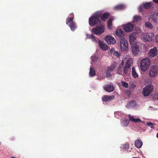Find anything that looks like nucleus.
<instances>
[{
  "label": "nucleus",
  "mask_w": 158,
  "mask_h": 158,
  "mask_svg": "<svg viewBox=\"0 0 158 158\" xmlns=\"http://www.w3.org/2000/svg\"><path fill=\"white\" fill-rule=\"evenodd\" d=\"M154 86L151 84L146 85L143 88L142 94L145 97L149 96L154 91Z\"/></svg>",
  "instance_id": "1"
},
{
  "label": "nucleus",
  "mask_w": 158,
  "mask_h": 158,
  "mask_svg": "<svg viewBox=\"0 0 158 158\" xmlns=\"http://www.w3.org/2000/svg\"><path fill=\"white\" fill-rule=\"evenodd\" d=\"M150 61L148 58L142 60L140 62V69L143 71H146L149 68Z\"/></svg>",
  "instance_id": "2"
},
{
  "label": "nucleus",
  "mask_w": 158,
  "mask_h": 158,
  "mask_svg": "<svg viewBox=\"0 0 158 158\" xmlns=\"http://www.w3.org/2000/svg\"><path fill=\"white\" fill-rule=\"evenodd\" d=\"M71 16L67 18L66 20V23L70 28L72 31H74L76 28L77 26L76 23L73 21L74 15L72 13L69 14Z\"/></svg>",
  "instance_id": "3"
},
{
  "label": "nucleus",
  "mask_w": 158,
  "mask_h": 158,
  "mask_svg": "<svg viewBox=\"0 0 158 158\" xmlns=\"http://www.w3.org/2000/svg\"><path fill=\"white\" fill-rule=\"evenodd\" d=\"M105 28L103 25H101L94 28L92 30L93 33L97 35L102 34L104 31Z\"/></svg>",
  "instance_id": "4"
},
{
  "label": "nucleus",
  "mask_w": 158,
  "mask_h": 158,
  "mask_svg": "<svg viewBox=\"0 0 158 158\" xmlns=\"http://www.w3.org/2000/svg\"><path fill=\"white\" fill-rule=\"evenodd\" d=\"M89 23L91 26H95L101 24V21L98 18L92 16L89 19Z\"/></svg>",
  "instance_id": "5"
},
{
  "label": "nucleus",
  "mask_w": 158,
  "mask_h": 158,
  "mask_svg": "<svg viewBox=\"0 0 158 158\" xmlns=\"http://www.w3.org/2000/svg\"><path fill=\"white\" fill-rule=\"evenodd\" d=\"M158 74V67L154 65L151 67L149 73L150 77H156Z\"/></svg>",
  "instance_id": "6"
},
{
  "label": "nucleus",
  "mask_w": 158,
  "mask_h": 158,
  "mask_svg": "<svg viewBox=\"0 0 158 158\" xmlns=\"http://www.w3.org/2000/svg\"><path fill=\"white\" fill-rule=\"evenodd\" d=\"M152 36L153 35L152 34H144L142 35V38L145 42H150L152 40Z\"/></svg>",
  "instance_id": "7"
},
{
  "label": "nucleus",
  "mask_w": 158,
  "mask_h": 158,
  "mask_svg": "<svg viewBox=\"0 0 158 158\" xmlns=\"http://www.w3.org/2000/svg\"><path fill=\"white\" fill-rule=\"evenodd\" d=\"M120 42L121 49L123 51L127 50L128 48L127 41L124 38H123L121 39Z\"/></svg>",
  "instance_id": "8"
},
{
  "label": "nucleus",
  "mask_w": 158,
  "mask_h": 158,
  "mask_svg": "<svg viewBox=\"0 0 158 158\" xmlns=\"http://www.w3.org/2000/svg\"><path fill=\"white\" fill-rule=\"evenodd\" d=\"M106 42L108 44H113L116 43V40L114 37L110 35H107L104 39Z\"/></svg>",
  "instance_id": "9"
},
{
  "label": "nucleus",
  "mask_w": 158,
  "mask_h": 158,
  "mask_svg": "<svg viewBox=\"0 0 158 158\" xmlns=\"http://www.w3.org/2000/svg\"><path fill=\"white\" fill-rule=\"evenodd\" d=\"M157 49L156 47H154L149 50L148 53L149 56L151 57H154L157 55Z\"/></svg>",
  "instance_id": "10"
},
{
  "label": "nucleus",
  "mask_w": 158,
  "mask_h": 158,
  "mask_svg": "<svg viewBox=\"0 0 158 158\" xmlns=\"http://www.w3.org/2000/svg\"><path fill=\"white\" fill-rule=\"evenodd\" d=\"M134 27L133 24L128 23L124 26L123 28L124 31L127 32H131Z\"/></svg>",
  "instance_id": "11"
},
{
  "label": "nucleus",
  "mask_w": 158,
  "mask_h": 158,
  "mask_svg": "<svg viewBox=\"0 0 158 158\" xmlns=\"http://www.w3.org/2000/svg\"><path fill=\"white\" fill-rule=\"evenodd\" d=\"M114 96L113 95L111 96L105 95L102 98V101L105 102H110L114 98Z\"/></svg>",
  "instance_id": "12"
},
{
  "label": "nucleus",
  "mask_w": 158,
  "mask_h": 158,
  "mask_svg": "<svg viewBox=\"0 0 158 158\" xmlns=\"http://www.w3.org/2000/svg\"><path fill=\"white\" fill-rule=\"evenodd\" d=\"M132 51L134 55H136L139 52V47L136 44H134L132 47Z\"/></svg>",
  "instance_id": "13"
},
{
  "label": "nucleus",
  "mask_w": 158,
  "mask_h": 158,
  "mask_svg": "<svg viewBox=\"0 0 158 158\" xmlns=\"http://www.w3.org/2000/svg\"><path fill=\"white\" fill-rule=\"evenodd\" d=\"M104 89L108 92H111L113 91L114 87L113 85L107 84L104 87Z\"/></svg>",
  "instance_id": "14"
},
{
  "label": "nucleus",
  "mask_w": 158,
  "mask_h": 158,
  "mask_svg": "<svg viewBox=\"0 0 158 158\" xmlns=\"http://www.w3.org/2000/svg\"><path fill=\"white\" fill-rule=\"evenodd\" d=\"M131 72V69L127 67V66H124L123 68V76H124L125 75L126 76H129Z\"/></svg>",
  "instance_id": "15"
},
{
  "label": "nucleus",
  "mask_w": 158,
  "mask_h": 158,
  "mask_svg": "<svg viewBox=\"0 0 158 158\" xmlns=\"http://www.w3.org/2000/svg\"><path fill=\"white\" fill-rule=\"evenodd\" d=\"M136 33H132L129 36V41L131 44H133L135 40L136 39Z\"/></svg>",
  "instance_id": "16"
},
{
  "label": "nucleus",
  "mask_w": 158,
  "mask_h": 158,
  "mask_svg": "<svg viewBox=\"0 0 158 158\" xmlns=\"http://www.w3.org/2000/svg\"><path fill=\"white\" fill-rule=\"evenodd\" d=\"M98 44H99L100 48L103 50H106L108 48V47L106 44L103 43L102 41L100 40L98 41Z\"/></svg>",
  "instance_id": "17"
},
{
  "label": "nucleus",
  "mask_w": 158,
  "mask_h": 158,
  "mask_svg": "<svg viewBox=\"0 0 158 158\" xmlns=\"http://www.w3.org/2000/svg\"><path fill=\"white\" fill-rule=\"evenodd\" d=\"M116 35L122 39L123 38L124 36V32L122 30L119 29L117 30L116 32Z\"/></svg>",
  "instance_id": "18"
},
{
  "label": "nucleus",
  "mask_w": 158,
  "mask_h": 158,
  "mask_svg": "<svg viewBox=\"0 0 158 158\" xmlns=\"http://www.w3.org/2000/svg\"><path fill=\"white\" fill-rule=\"evenodd\" d=\"M136 105V103L135 101L134 100H131L127 102L126 107L127 108H130L134 107Z\"/></svg>",
  "instance_id": "19"
},
{
  "label": "nucleus",
  "mask_w": 158,
  "mask_h": 158,
  "mask_svg": "<svg viewBox=\"0 0 158 158\" xmlns=\"http://www.w3.org/2000/svg\"><path fill=\"white\" fill-rule=\"evenodd\" d=\"M152 19L156 22H158V9L156 10L152 15Z\"/></svg>",
  "instance_id": "20"
},
{
  "label": "nucleus",
  "mask_w": 158,
  "mask_h": 158,
  "mask_svg": "<svg viewBox=\"0 0 158 158\" xmlns=\"http://www.w3.org/2000/svg\"><path fill=\"white\" fill-rule=\"evenodd\" d=\"M142 145L143 142L140 139H137L135 142V145L137 148H140L142 147Z\"/></svg>",
  "instance_id": "21"
},
{
  "label": "nucleus",
  "mask_w": 158,
  "mask_h": 158,
  "mask_svg": "<svg viewBox=\"0 0 158 158\" xmlns=\"http://www.w3.org/2000/svg\"><path fill=\"white\" fill-rule=\"evenodd\" d=\"M110 15V14L108 12L104 13L102 15V14L101 17V20L102 21L105 22Z\"/></svg>",
  "instance_id": "22"
},
{
  "label": "nucleus",
  "mask_w": 158,
  "mask_h": 158,
  "mask_svg": "<svg viewBox=\"0 0 158 158\" xmlns=\"http://www.w3.org/2000/svg\"><path fill=\"white\" fill-rule=\"evenodd\" d=\"M153 4V3L152 2H150L146 3H143L142 4V6L144 9H148L151 8Z\"/></svg>",
  "instance_id": "23"
},
{
  "label": "nucleus",
  "mask_w": 158,
  "mask_h": 158,
  "mask_svg": "<svg viewBox=\"0 0 158 158\" xmlns=\"http://www.w3.org/2000/svg\"><path fill=\"white\" fill-rule=\"evenodd\" d=\"M133 64V59H129L126 60L125 66H127V67L130 68Z\"/></svg>",
  "instance_id": "24"
},
{
  "label": "nucleus",
  "mask_w": 158,
  "mask_h": 158,
  "mask_svg": "<svg viewBox=\"0 0 158 158\" xmlns=\"http://www.w3.org/2000/svg\"><path fill=\"white\" fill-rule=\"evenodd\" d=\"M125 8V6L122 4H120L114 7V9L115 10H121L124 9Z\"/></svg>",
  "instance_id": "25"
},
{
  "label": "nucleus",
  "mask_w": 158,
  "mask_h": 158,
  "mask_svg": "<svg viewBox=\"0 0 158 158\" xmlns=\"http://www.w3.org/2000/svg\"><path fill=\"white\" fill-rule=\"evenodd\" d=\"M132 77L134 78H136L138 77V75L134 67H133L132 69Z\"/></svg>",
  "instance_id": "26"
},
{
  "label": "nucleus",
  "mask_w": 158,
  "mask_h": 158,
  "mask_svg": "<svg viewBox=\"0 0 158 158\" xmlns=\"http://www.w3.org/2000/svg\"><path fill=\"white\" fill-rule=\"evenodd\" d=\"M117 65V63L116 62H113V64L109 67H108L107 69L110 71L112 72L115 69Z\"/></svg>",
  "instance_id": "27"
},
{
  "label": "nucleus",
  "mask_w": 158,
  "mask_h": 158,
  "mask_svg": "<svg viewBox=\"0 0 158 158\" xmlns=\"http://www.w3.org/2000/svg\"><path fill=\"white\" fill-rule=\"evenodd\" d=\"M129 118L130 121L133 122H142L139 118H135L131 116V115L129 116Z\"/></svg>",
  "instance_id": "28"
},
{
  "label": "nucleus",
  "mask_w": 158,
  "mask_h": 158,
  "mask_svg": "<svg viewBox=\"0 0 158 158\" xmlns=\"http://www.w3.org/2000/svg\"><path fill=\"white\" fill-rule=\"evenodd\" d=\"M96 75V72L95 70L92 68L90 69L89 75L90 77H94Z\"/></svg>",
  "instance_id": "29"
},
{
  "label": "nucleus",
  "mask_w": 158,
  "mask_h": 158,
  "mask_svg": "<svg viewBox=\"0 0 158 158\" xmlns=\"http://www.w3.org/2000/svg\"><path fill=\"white\" fill-rule=\"evenodd\" d=\"M113 20V19L110 18L107 22V26L110 29L112 28V22Z\"/></svg>",
  "instance_id": "30"
},
{
  "label": "nucleus",
  "mask_w": 158,
  "mask_h": 158,
  "mask_svg": "<svg viewBox=\"0 0 158 158\" xmlns=\"http://www.w3.org/2000/svg\"><path fill=\"white\" fill-rule=\"evenodd\" d=\"M145 27L147 28L152 29V25L149 22H146L145 23Z\"/></svg>",
  "instance_id": "31"
},
{
  "label": "nucleus",
  "mask_w": 158,
  "mask_h": 158,
  "mask_svg": "<svg viewBox=\"0 0 158 158\" xmlns=\"http://www.w3.org/2000/svg\"><path fill=\"white\" fill-rule=\"evenodd\" d=\"M123 67H121L120 66H119L117 69V73H118L120 75H122L123 76V72L122 70Z\"/></svg>",
  "instance_id": "32"
},
{
  "label": "nucleus",
  "mask_w": 158,
  "mask_h": 158,
  "mask_svg": "<svg viewBox=\"0 0 158 158\" xmlns=\"http://www.w3.org/2000/svg\"><path fill=\"white\" fill-rule=\"evenodd\" d=\"M141 19V17L139 16L135 15L133 18L134 21H140Z\"/></svg>",
  "instance_id": "33"
},
{
  "label": "nucleus",
  "mask_w": 158,
  "mask_h": 158,
  "mask_svg": "<svg viewBox=\"0 0 158 158\" xmlns=\"http://www.w3.org/2000/svg\"><path fill=\"white\" fill-rule=\"evenodd\" d=\"M102 15L101 13L100 12H96L94 15L93 16L94 17H95L96 18H100L101 17Z\"/></svg>",
  "instance_id": "34"
},
{
  "label": "nucleus",
  "mask_w": 158,
  "mask_h": 158,
  "mask_svg": "<svg viewBox=\"0 0 158 158\" xmlns=\"http://www.w3.org/2000/svg\"><path fill=\"white\" fill-rule=\"evenodd\" d=\"M112 71H110L108 69H107V70L106 71V76L107 77H111L112 76V75L111 74V72Z\"/></svg>",
  "instance_id": "35"
},
{
  "label": "nucleus",
  "mask_w": 158,
  "mask_h": 158,
  "mask_svg": "<svg viewBox=\"0 0 158 158\" xmlns=\"http://www.w3.org/2000/svg\"><path fill=\"white\" fill-rule=\"evenodd\" d=\"M122 86L125 88H127L128 87V83L124 81H122L121 82Z\"/></svg>",
  "instance_id": "36"
},
{
  "label": "nucleus",
  "mask_w": 158,
  "mask_h": 158,
  "mask_svg": "<svg viewBox=\"0 0 158 158\" xmlns=\"http://www.w3.org/2000/svg\"><path fill=\"white\" fill-rule=\"evenodd\" d=\"M147 125L150 127L152 128H154V124L153 123L150 122H148L147 123Z\"/></svg>",
  "instance_id": "37"
},
{
  "label": "nucleus",
  "mask_w": 158,
  "mask_h": 158,
  "mask_svg": "<svg viewBox=\"0 0 158 158\" xmlns=\"http://www.w3.org/2000/svg\"><path fill=\"white\" fill-rule=\"evenodd\" d=\"M89 37H90V38H91L93 41H94L95 42H97L96 37L93 35H90Z\"/></svg>",
  "instance_id": "38"
},
{
  "label": "nucleus",
  "mask_w": 158,
  "mask_h": 158,
  "mask_svg": "<svg viewBox=\"0 0 158 158\" xmlns=\"http://www.w3.org/2000/svg\"><path fill=\"white\" fill-rule=\"evenodd\" d=\"M136 87V85L133 82H131L130 84V89L135 88Z\"/></svg>",
  "instance_id": "39"
},
{
  "label": "nucleus",
  "mask_w": 158,
  "mask_h": 158,
  "mask_svg": "<svg viewBox=\"0 0 158 158\" xmlns=\"http://www.w3.org/2000/svg\"><path fill=\"white\" fill-rule=\"evenodd\" d=\"M113 55L116 56L118 57H119L120 56L119 53L117 51H114L113 53Z\"/></svg>",
  "instance_id": "40"
},
{
  "label": "nucleus",
  "mask_w": 158,
  "mask_h": 158,
  "mask_svg": "<svg viewBox=\"0 0 158 158\" xmlns=\"http://www.w3.org/2000/svg\"><path fill=\"white\" fill-rule=\"evenodd\" d=\"M124 148L126 150H128L129 148V145L128 144H126L124 145Z\"/></svg>",
  "instance_id": "41"
},
{
  "label": "nucleus",
  "mask_w": 158,
  "mask_h": 158,
  "mask_svg": "<svg viewBox=\"0 0 158 158\" xmlns=\"http://www.w3.org/2000/svg\"><path fill=\"white\" fill-rule=\"evenodd\" d=\"M143 7L142 6V4L139 6V11L140 12L143 11Z\"/></svg>",
  "instance_id": "42"
},
{
  "label": "nucleus",
  "mask_w": 158,
  "mask_h": 158,
  "mask_svg": "<svg viewBox=\"0 0 158 158\" xmlns=\"http://www.w3.org/2000/svg\"><path fill=\"white\" fill-rule=\"evenodd\" d=\"M114 50H115L114 48H111L110 51V53L112 54L113 52H114Z\"/></svg>",
  "instance_id": "43"
},
{
  "label": "nucleus",
  "mask_w": 158,
  "mask_h": 158,
  "mask_svg": "<svg viewBox=\"0 0 158 158\" xmlns=\"http://www.w3.org/2000/svg\"><path fill=\"white\" fill-rule=\"evenodd\" d=\"M124 61H123L119 65V66H120V67L121 68V67H122L123 68V64H124Z\"/></svg>",
  "instance_id": "44"
},
{
  "label": "nucleus",
  "mask_w": 158,
  "mask_h": 158,
  "mask_svg": "<svg viewBox=\"0 0 158 158\" xmlns=\"http://www.w3.org/2000/svg\"><path fill=\"white\" fill-rule=\"evenodd\" d=\"M156 42L158 43V34L156 35Z\"/></svg>",
  "instance_id": "45"
},
{
  "label": "nucleus",
  "mask_w": 158,
  "mask_h": 158,
  "mask_svg": "<svg viewBox=\"0 0 158 158\" xmlns=\"http://www.w3.org/2000/svg\"><path fill=\"white\" fill-rule=\"evenodd\" d=\"M153 2L155 3H158V0H153Z\"/></svg>",
  "instance_id": "46"
},
{
  "label": "nucleus",
  "mask_w": 158,
  "mask_h": 158,
  "mask_svg": "<svg viewBox=\"0 0 158 158\" xmlns=\"http://www.w3.org/2000/svg\"><path fill=\"white\" fill-rule=\"evenodd\" d=\"M156 137L158 138V132L157 134Z\"/></svg>",
  "instance_id": "47"
},
{
  "label": "nucleus",
  "mask_w": 158,
  "mask_h": 158,
  "mask_svg": "<svg viewBox=\"0 0 158 158\" xmlns=\"http://www.w3.org/2000/svg\"><path fill=\"white\" fill-rule=\"evenodd\" d=\"M11 158H16L14 157H12Z\"/></svg>",
  "instance_id": "48"
},
{
  "label": "nucleus",
  "mask_w": 158,
  "mask_h": 158,
  "mask_svg": "<svg viewBox=\"0 0 158 158\" xmlns=\"http://www.w3.org/2000/svg\"><path fill=\"white\" fill-rule=\"evenodd\" d=\"M127 124H128V123H127V125H126V126H127Z\"/></svg>",
  "instance_id": "49"
}]
</instances>
